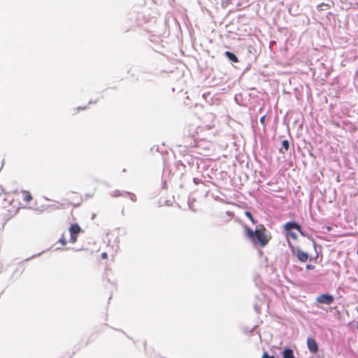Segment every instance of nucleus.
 <instances>
[{"label":"nucleus","mask_w":358,"mask_h":358,"mask_svg":"<svg viewBox=\"0 0 358 358\" xmlns=\"http://www.w3.org/2000/svg\"><path fill=\"white\" fill-rule=\"evenodd\" d=\"M246 234L252 242L261 247L266 246L271 238L266 229L263 224L257 227L255 231H252L248 227L245 228Z\"/></svg>","instance_id":"1"},{"label":"nucleus","mask_w":358,"mask_h":358,"mask_svg":"<svg viewBox=\"0 0 358 358\" xmlns=\"http://www.w3.org/2000/svg\"><path fill=\"white\" fill-rule=\"evenodd\" d=\"M82 196L75 192H69L66 194L64 201L66 204L77 207L82 203Z\"/></svg>","instance_id":"2"},{"label":"nucleus","mask_w":358,"mask_h":358,"mask_svg":"<svg viewBox=\"0 0 358 358\" xmlns=\"http://www.w3.org/2000/svg\"><path fill=\"white\" fill-rule=\"evenodd\" d=\"M70 242L75 243L78 239V235L82 231L80 227L78 224H73L69 227Z\"/></svg>","instance_id":"3"},{"label":"nucleus","mask_w":358,"mask_h":358,"mask_svg":"<svg viewBox=\"0 0 358 358\" xmlns=\"http://www.w3.org/2000/svg\"><path fill=\"white\" fill-rule=\"evenodd\" d=\"M317 302L322 303V304H326V305H330L334 301V297L328 294H323L319 295L316 298Z\"/></svg>","instance_id":"4"},{"label":"nucleus","mask_w":358,"mask_h":358,"mask_svg":"<svg viewBox=\"0 0 358 358\" xmlns=\"http://www.w3.org/2000/svg\"><path fill=\"white\" fill-rule=\"evenodd\" d=\"M14 193L21 194L22 201L26 203H29L33 200L32 194L29 191H27V190L15 191V192H14Z\"/></svg>","instance_id":"5"},{"label":"nucleus","mask_w":358,"mask_h":358,"mask_svg":"<svg viewBox=\"0 0 358 358\" xmlns=\"http://www.w3.org/2000/svg\"><path fill=\"white\" fill-rule=\"evenodd\" d=\"M307 345L308 350L313 352L316 353L318 351V345L316 341L313 338H308Z\"/></svg>","instance_id":"6"},{"label":"nucleus","mask_w":358,"mask_h":358,"mask_svg":"<svg viewBox=\"0 0 358 358\" xmlns=\"http://www.w3.org/2000/svg\"><path fill=\"white\" fill-rule=\"evenodd\" d=\"M284 228H285V229L287 231H290L292 229H295L297 231H301V226L299 224H297L296 222H287L284 225Z\"/></svg>","instance_id":"7"},{"label":"nucleus","mask_w":358,"mask_h":358,"mask_svg":"<svg viewBox=\"0 0 358 358\" xmlns=\"http://www.w3.org/2000/svg\"><path fill=\"white\" fill-rule=\"evenodd\" d=\"M296 257L301 262H306L308 259V255L302 251L301 250H297L296 252Z\"/></svg>","instance_id":"8"},{"label":"nucleus","mask_w":358,"mask_h":358,"mask_svg":"<svg viewBox=\"0 0 358 358\" xmlns=\"http://www.w3.org/2000/svg\"><path fill=\"white\" fill-rule=\"evenodd\" d=\"M225 55L229 60H231L234 62H238V57L234 53H232L231 52H229V51L225 52Z\"/></svg>","instance_id":"9"},{"label":"nucleus","mask_w":358,"mask_h":358,"mask_svg":"<svg viewBox=\"0 0 358 358\" xmlns=\"http://www.w3.org/2000/svg\"><path fill=\"white\" fill-rule=\"evenodd\" d=\"M283 358H295L291 349H285L282 353Z\"/></svg>","instance_id":"10"},{"label":"nucleus","mask_w":358,"mask_h":358,"mask_svg":"<svg viewBox=\"0 0 358 358\" xmlns=\"http://www.w3.org/2000/svg\"><path fill=\"white\" fill-rule=\"evenodd\" d=\"M282 148H284L286 151H287L289 148V143L287 140H284L282 142V148L279 150L280 152H282L284 154V152L282 151Z\"/></svg>","instance_id":"11"},{"label":"nucleus","mask_w":358,"mask_h":358,"mask_svg":"<svg viewBox=\"0 0 358 358\" xmlns=\"http://www.w3.org/2000/svg\"><path fill=\"white\" fill-rule=\"evenodd\" d=\"M8 211L9 213L8 217H13L17 213V208H13L12 210H8Z\"/></svg>","instance_id":"12"},{"label":"nucleus","mask_w":358,"mask_h":358,"mask_svg":"<svg viewBox=\"0 0 358 358\" xmlns=\"http://www.w3.org/2000/svg\"><path fill=\"white\" fill-rule=\"evenodd\" d=\"M245 215L251 220V222L255 224V221L253 218V216L252 215V213L249 211H245Z\"/></svg>","instance_id":"13"},{"label":"nucleus","mask_w":358,"mask_h":358,"mask_svg":"<svg viewBox=\"0 0 358 358\" xmlns=\"http://www.w3.org/2000/svg\"><path fill=\"white\" fill-rule=\"evenodd\" d=\"M287 237H292L294 239H296L297 236L295 233L291 232L289 231H287Z\"/></svg>","instance_id":"14"},{"label":"nucleus","mask_w":358,"mask_h":358,"mask_svg":"<svg viewBox=\"0 0 358 358\" xmlns=\"http://www.w3.org/2000/svg\"><path fill=\"white\" fill-rule=\"evenodd\" d=\"M59 242L62 245H65L66 244V240L65 237H62V238L59 239Z\"/></svg>","instance_id":"15"},{"label":"nucleus","mask_w":358,"mask_h":358,"mask_svg":"<svg viewBox=\"0 0 358 358\" xmlns=\"http://www.w3.org/2000/svg\"><path fill=\"white\" fill-rule=\"evenodd\" d=\"M262 358H275L273 356H270L267 352H264Z\"/></svg>","instance_id":"16"},{"label":"nucleus","mask_w":358,"mask_h":358,"mask_svg":"<svg viewBox=\"0 0 358 358\" xmlns=\"http://www.w3.org/2000/svg\"><path fill=\"white\" fill-rule=\"evenodd\" d=\"M101 257L103 259H106L108 258V254L106 252H102L101 255Z\"/></svg>","instance_id":"17"},{"label":"nucleus","mask_w":358,"mask_h":358,"mask_svg":"<svg viewBox=\"0 0 358 358\" xmlns=\"http://www.w3.org/2000/svg\"><path fill=\"white\" fill-rule=\"evenodd\" d=\"M265 119H266V116H265V115L262 116V117L260 118V122H261L262 124H265Z\"/></svg>","instance_id":"18"},{"label":"nucleus","mask_w":358,"mask_h":358,"mask_svg":"<svg viewBox=\"0 0 358 358\" xmlns=\"http://www.w3.org/2000/svg\"><path fill=\"white\" fill-rule=\"evenodd\" d=\"M3 195L2 194V193L0 192V201L3 200V201H6V199L5 198H3Z\"/></svg>","instance_id":"19"},{"label":"nucleus","mask_w":358,"mask_h":358,"mask_svg":"<svg viewBox=\"0 0 358 358\" xmlns=\"http://www.w3.org/2000/svg\"><path fill=\"white\" fill-rule=\"evenodd\" d=\"M327 230H328V231H331V227H327Z\"/></svg>","instance_id":"20"},{"label":"nucleus","mask_w":358,"mask_h":358,"mask_svg":"<svg viewBox=\"0 0 358 358\" xmlns=\"http://www.w3.org/2000/svg\"><path fill=\"white\" fill-rule=\"evenodd\" d=\"M307 268H312V266H310V265H308V266H307Z\"/></svg>","instance_id":"21"},{"label":"nucleus","mask_w":358,"mask_h":358,"mask_svg":"<svg viewBox=\"0 0 358 358\" xmlns=\"http://www.w3.org/2000/svg\"><path fill=\"white\" fill-rule=\"evenodd\" d=\"M327 6L326 4H324V3H322L321 5H320L319 6Z\"/></svg>","instance_id":"22"},{"label":"nucleus","mask_w":358,"mask_h":358,"mask_svg":"<svg viewBox=\"0 0 358 358\" xmlns=\"http://www.w3.org/2000/svg\"><path fill=\"white\" fill-rule=\"evenodd\" d=\"M357 329H358V324H357Z\"/></svg>","instance_id":"23"}]
</instances>
